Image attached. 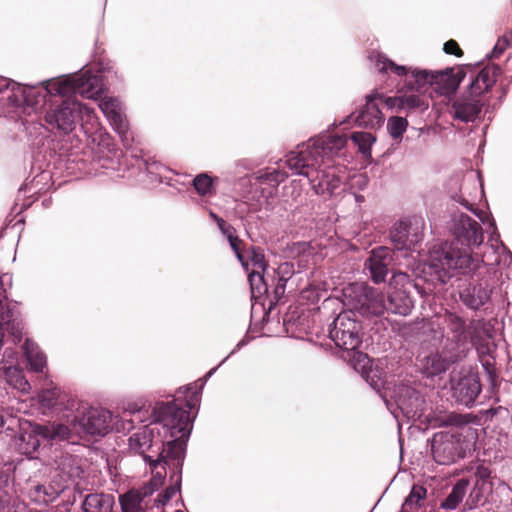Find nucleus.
Wrapping results in <instances>:
<instances>
[{
	"label": "nucleus",
	"instance_id": "nucleus-1",
	"mask_svg": "<svg viewBox=\"0 0 512 512\" xmlns=\"http://www.w3.org/2000/svg\"><path fill=\"white\" fill-rule=\"evenodd\" d=\"M101 73L105 71L92 74L90 70H85L30 86L0 77V107L6 116L14 118L37 113L49 96L68 97L78 94L96 99L104 87L105 76Z\"/></svg>",
	"mask_w": 512,
	"mask_h": 512
},
{
	"label": "nucleus",
	"instance_id": "nucleus-2",
	"mask_svg": "<svg viewBox=\"0 0 512 512\" xmlns=\"http://www.w3.org/2000/svg\"><path fill=\"white\" fill-rule=\"evenodd\" d=\"M201 389L193 385L181 387L173 401L158 402L154 406V416L161 425L162 435L154 454L145 455L152 476L162 469L166 475L167 468L174 473L182 472L185 446L192 430L190 411L199 402Z\"/></svg>",
	"mask_w": 512,
	"mask_h": 512
},
{
	"label": "nucleus",
	"instance_id": "nucleus-3",
	"mask_svg": "<svg viewBox=\"0 0 512 512\" xmlns=\"http://www.w3.org/2000/svg\"><path fill=\"white\" fill-rule=\"evenodd\" d=\"M346 144L345 135L321 134L289 152L285 164L294 174L305 176L317 195H332L340 185L334 160L345 154Z\"/></svg>",
	"mask_w": 512,
	"mask_h": 512
},
{
	"label": "nucleus",
	"instance_id": "nucleus-4",
	"mask_svg": "<svg viewBox=\"0 0 512 512\" xmlns=\"http://www.w3.org/2000/svg\"><path fill=\"white\" fill-rule=\"evenodd\" d=\"M450 230L456 242L464 247L458 248L452 242H444L430 250L428 259L431 273L443 284L454 275V271L471 268L472 257L468 248L478 247L484 240L481 224L464 213L452 216Z\"/></svg>",
	"mask_w": 512,
	"mask_h": 512
},
{
	"label": "nucleus",
	"instance_id": "nucleus-5",
	"mask_svg": "<svg viewBox=\"0 0 512 512\" xmlns=\"http://www.w3.org/2000/svg\"><path fill=\"white\" fill-rule=\"evenodd\" d=\"M370 61L380 73H394L398 76H405L407 86L410 90H420L425 85L434 87L442 95L454 93L460 83L465 79L467 72L464 68L459 67L454 71L447 68L443 71H427L411 69L403 65H397L385 55L379 52H372L369 56Z\"/></svg>",
	"mask_w": 512,
	"mask_h": 512
},
{
	"label": "nucleus",
	"instance_id": "nucleus-6",
	"mask_svg": "<svg viewBox=\"0 0 512 512\" xmlns=\"http://www.w3.org/2000/svg\"><path fill=\"white\" fill-rule=\"evenodd\" d=\"M66 428L69 434L65 440L76 444L75 437L83 435H106L112 428V414L103 408L81 405L76 412L65 415Z\"/></svg>",
	"mask_w": 512,
	"mask_h": 512
},
{
	"label": "nucleus",
	"instance_id": "nucleus-7",
	"mask_svg": "<svg viewBox=\"0 0 512 512\" xmlns=\"http://www.w3.org/2000/svg\"><path fill=\"white\" fill-rule=\"evenodd\" d=\"M444 320L449 332L452 334V337L447 338L445 343H448L450 348H454L462 355L468 340L473 345H476L483 340V335L487 338L491 337L490 325L483 319L473 320L467 327L462 317L456 313L448 312Z\"/></svg>",
	"mask_w": 512,
	"mask_h": 512
},
{
	"label": "nucleus",
	"instance_id": "nucleus-8",
	"mask_svg": "<svg viewBox=\"0 0 512 512\" xmlns=\"http://www.w3.org/2000/svg\"><path fill=\"white\" fill-rule=\"evenodd\" d=\"M345 304L362 315L380 316L388 311L386 296L363 283H353L344 289Z\"/></svg>",
	"mask_w": 512,
	"mask_h": 512
},
{
	"label": "nucleus",
	"instance_id": "nucleus-9",
	"mask_svg": "<svg viewBox=\"0 0 512 512\" xmlns=\"http://www.w3.org/2000/svg\"><path fill=\"white\" fill-rule=\"evenodd\" d=\"M69 434L66 425L62 422H49L47 424H33L29 429L23 430L18 438L19 451L30 458H36L41 441H64Z\"/></svg>",
	"mask_w": 512,
	"mask_h": 512
},
{
	"label": "nucleus",
	"instance_id": "nucleus-10",
	"mask_svg": "<svg viewBox=\"0 0 512 512\" xmlns=\"http://www.w3.org/2000/svg\"><path fill=\"white\" fill-rule=\"evenodd\" d=\"M361 323L356 319L355 311H342L329 325V337L335 345L349 353L358 349L362 342Z\"/></svg>",
	"mask_w": 512,
	"mask_h": 512
},
{
	"label": "nucleus",
	"instance_id": "nucleus-11",
	"mask_svg": "<svg viewBox=\"0 0 512 512\" xmlns=\"http://www.w3.org/2000/svg\"><path fill=\"white\" fill-rule=\"evenodd\" d=\"M92 112L86 105L75 99L68 98L60 104H51L45 113V121L52 128L65 134L71 132L82 114Z\"/></svg>",
	"mask_w": 512,
	"mask_h": 512
},
{
	"label": "nucleus",
	"instance_id": "nucleus-12",
	"mask_svg": "<svg viewBox=\"0 0 512 512\" xmlns=\"http://www.w3.org/2000/svg\"><path fill=\"white\" fill-rule=\"evenodd\" d=\"M70 442L61 448H55L48 460V465L54 470V475L65 481L70 487L76 479L84 474L83 459L71 452Z\"/></svg>",
	"mask_w": 512,
	"mask_h": 512
},
{
	"label": "nucleus",
	"instance_id": "nucleus-13",
	"mask_svg": "<svg viewBox=\"0 0 512 512\" xmlns=\"http://www.w3.org/2000/svg\"><path fill=\"white\" fill-rule=\"evenodd\" d=\"M424 225L421 217L406 218L394 223L389 232L394 249L415 250L423 240Z\"/></svg>",
	"mask_w": 512,
	"mask_h": 512
},
{
	"label": "nucleus",
	"instance_id": "nucleus-14",
	"mask_svg": "<svg viewBox=\"0 0 512 512\" xmlns=\"http://www.w3.org/2000/svg\"><path fill=\"white\" fill-rule=\"evenodd\" d=\"M164 479L165 471L157 470L147 484L120 495L122 512H145L149 505V497L162 486Z\"/></svg>",
	"mask_w": 512,
	"mask_h": 512
},
{
	"label": "nucleus",
	"instance_id": "nucleus-15",
	"mask_svg": "<svg viewBox=\"0 0 512 512\" xmlns=\"http://www.w3.org/2000/svg\"><path fill=\"white\" fill-rule=\"evenodd\" d=\"M432 455L438 464L449 465L464 456V449L456 435L439 433L432 440Z\"/></svg>",
	"mask_w": 512,
	"mask_h": 512
},
{
	"label": "nucleus",
	"instance_id": "nucleus-16",
	"mask_svg": "<svg viewBox=\"0 0 512 512\" xmlns=\"http://www.w3.org/2000/svg\"><path fill=\"white\" fill-rule=\"evenodd\" d=\"M98 106L115 132L121 137L123 143L129 145L133 140V135L129 130V124L121 102L114 97H104L100 100Z\"/></svg>",
	"mask_w": 512,
	"mask_h": 512
},
{
	"label": "nucleus",
	"instance_id": "nucleus-17",
	"mask_svg": "<svg viewBox=\"0 0 512 512\" xmlns=\"http://www.w3.org/2000/svg\"><path fill=\"white\" fill-rule=\"evenodd\" d=\"M396 408L407 419L420 417L424 409V400L412 387L399 384L395 386L392 395Z\"/></svg>",
	"mask_w": 512,
	"mask_h": 512
},
{
	"label": "nucleus",
	"instance_id": "nucleus-18",
	"mask_svg": "<svg viewBox=\"0 0 512 512\" xmlns=\"http://www.w3.org/2000/svg\"><path fill=\"white\" fill-rule=\"evenodd\" d=\"M152 417L153 420L150 425L143 426L129 438L130 449L140 454L144 461L145 455L154 454L158 446L159 440L155 439L154 433L157 432L159 437L162 435L161 425L156 422L154 410L152 411Z\"/></svg>",
	"mask_w": 512,
	"mask_h": 512
},
{
	"label": "nucleus",
	"instance_id": "nucleus-19",
	"mask_svg": "<svg viewBox=\"0 0 512 512\" xmlns=\"http://www.w3.org/2000/svg\"><path fill=\"white\" fill-rule=\"evenodd\" d=\"M392 261V250L386 246H378L371 250L369 257L365 260L364 268L369 272L372 281L378 284L385 282Z\"/></svg>",
	"mask_w": 512,
	"mask_h": 512
},
{
	"label": "nucleus",
	"instance_id": "nucleus-20",
	"mask_svg": "<svg viewBox=\"0 0 512 512\" xmlns=\"http://www.w3.org/2000/svg\"><path fill=\"white\" fill-rule=\"evenodd\" d=\"M379 100H381V96L378 89H374L365 96V105L355 117V122L358 126L374 129L384 123L385 118L381 111Z\"/></svg>",
	"mask_w": 512,
	"mask_h": 512
},
{
	"label": "nucleus",
	"instance_id": "nucleus-21",
	"mask_svg": "<svg viewBox=\"0 0 512 512\" xmlns=\"http://www.w3.org/2000/svg\"><path fill=\"white\" fill-rule=\"evenodd\" d=\"M461 357L462 354L457 352L454 348H450L448 343H445L441 353H431L424 357L422 360L424 373L428 377L444 373L451 364L457 362Z\"/></svg>",
	"mask_w": 512,
	"mask_h": 512
},
{
	"label": "nucleus",
	"instance_id": "nucleus-22",
	"mask_svg": "<svg viewBox=\"0 0 512 512\" xmlns=\"http://www.w3.org/2000/svg\"><path fill=\"white\" fill-rule=\"evenodd\" d=\"M481 392V384L477 375L467 374L452 380V396L455 401L466 407H471Z\"/></svg>",
	"mask_w": 512,
	"mask_h": 512
},
{
	"label": "nucleus",
	"instance_id": "nucleus-23",
	"mask_svg": "<svg viewBox=\"0 0 512 512\" xmlns=\"http://www.w3.org/2000/svg\"><path fill=\"white\" fill-rule=\"evenodd\" d=\"M499 71L497 66H485L479 71H470L467 91L464 94L473 98H482L495 84Z\"/></svg>",
	"mask_w": 512,
	"mask_h": 512
},
{
	"label": "nucleus",
	"instance_id": "nucleus-24",
	"mask_svg": "<svg viewBox=\"0 0 512 512\" xmlns=\"http://www.w3.org/2000/svg\"><path fill=\"white\" fill-rule=\"evenodd\" d=\"M483 105V98H473L463 93L453 101L448 112L453 119L469 123L478 118Z\"/></svg>",
	"mask_w": 512,
	"mask_h": 512
},
{
	"label": "nucleus",
	"instance_id": "nucleus-25",
	"mask_svg": "<svg viewBox=\"0 0 512 512\" xmlns=\"http://www.w3.org/2000/svg\"><path fill=\"white\" fill-rule=\"evenodd\" d=\"M70 489L71 487L65 481L53 475L51 482L48 484L36 485L30 491V497L35 502L47 504L70 491Z\"/></svg>",
	"mask_w": 512,
	"mask_h": 512
},
{
	"label": "nucleus",
	"instance_id": "nucleus-26",
	"mask_svg": "<svg viewBox=\"0 0 512 512\" xmlns=\"http://www.w3.org/2000/svg\"><path fill=\"white\" fill-rule=\"evenodd\" d=\"M294 274V266L290 262L281 263L276 270H273V275H270L271 283L273 286L272 297L270 304L278 303L284 296L286 284Z\"/></svg>",
	"mask_w": 512,
	"mask_h": 512
},
{
	"label": "nucleus",
	"instance_id": "nucleus-27",
	"mask_svg": "<svg viewBox=\"0 0 512 512\" xmlns=\"http://www.w3.org/2000/svg\"><path fill=\"white\" fill-rule=\"evenodd\" d=\"M452 198L459 202L462 206H464L467 210H470L472 211L475 216L478 217V219L480 220V222L482 224H487L489 223V225L491 227H493L494 231L493 233L491 234L490 236V239H489V242L491 243V247L492 248H495L496 249V252H498L499 249L502 250V253L504 254H507L509 257H510V254H512L508 249L507 247L499 240V234L496 232V227H495V222L493 219L490 218V215L488 213H486L485 211L483 210H479V209H474L473 208V204L470 203L467 199H465L462 195H454L452 196Z\"/></svg>",
	"mask_w": 512,
	"mask_h": 512
},
{
	"label": "nucleus",
	"instance_id": "nucleus-28",
	"mask_svg": "<svg viewBox=\"0 0 512 512\" xmlns=\"http://www.w3.org/2000/svg\"><path fill=\"white\" fill-rule=\"evenodd\" d=\"M388 311L406 316L413 309V300L404 288L394 289L389 292L387 300Z\"/></svg>",
	"mask_w": 512,
	"mask_h": 512
},
{
	"label": "nucleus",
	"instance_id": "nucleus-29",
	"mask_svg": "<svg viewBox=\"0 0 512 512\" xmlns=\"http://www.w3.org/2000/svg\"><path fill=\"white\" fill-rule=\"evenodd\" d=\"M489 298V291L481 284L470 285L460 292L461 301L473 310L479 309L488 301Z\"/></svg>",
	"mask_w": 512,
	"mask_h": 512
},
{
	"label": "nucleus",
	"instance_id": "nucleus-30",
	"mask_svg": "<svg viewBox=\"0 0 512 512\" xmlns=\"http://www.w3.org/2000/svg\"><path fill=\"white\" fill-rule=\"evenodd\" d=\"M248 280L251 287L252 298L260 299L264 295L267 297L272 295L273 286L268 273L265 276V272L260 270H251L248 273Z\"/></svg>",
	"mask_w": 512,
	"mask_h": 512
},
{
	"label": "nucleus",
	"instance_id": "nucleus-31",
	"mask_svg": "<svg viewBox=\"0 0 512 512\" xmlns=\"http://www.w3.org/2000/svg\"><path fill=\"white\" fill-rule=\"evenodd\" d=\"M114 497L111 494H89L83 501L84 512H112Z\"/></svg>",
	"mask_w": 512,
	"mask_h": 512
},
{
	"label": "nucleus",
	"instance_id": "nucleus-32",
	"mask_svg": "<svg viewBox=\"0 0 512 512\" xmlns=\"http://www.w3.org/2000/svg\"><path fill=\"white\" fill-rule=\"evenodd\" d=\"M23 349L31 369L35 372H43L46 368L47 359L44 353L39 349L38 345L35 342L26 339Z\"/></svg>",
	"mask_w": 512,
	"mask_h": 512
},
{
	"label": "nucleus",
	"instance_id": "nucleus-33",
	"mask_svg": "<svg viewBox=\"0 0 512 512\" xmlns=\"http://www.w3.org/2000/svg\"><path fill=\"white\" fill-rule=\"evenodd\" d=\"M0 365V369L4 371L6 381L11 387L21 393H28L30 391V383L25 378L21 369L13 365L6 366L2 365V363H0Z\"/></svg>",
	"mask_w": 512,
	"mask_h": 512
},
{
	"label": "nucleus",
	"instance_id": "nucleus-34",
	"mask_svg": "<svg viewBox=\"0 0 512 512\" xmlns=\"http://www.w3.org/2000/svg\"><path fill=\"white\" fill-rule=\"evenodd\" d=\"M467 482L464 480L458 481L452 488L451 492L441 502L440 508L445 510H454L462 502L466 494Z\"/></svg>",
	"mask_w": 512,
	"mask_h": 512
},
{
	"label": "nucleus",
	"instance_id": "nucleus-35",
	"mask_svg": "<svg viewBox=\"0 0 512 512\" xmlns=\"http://www.w3.org/2000/svg\"><path fill=\"white\" fill-rule=\"evenodd\" d=\"M426 494L427 490L423 486L413 485L402 505L403 510L414 512L421 506V502L424 501Z\"/></svg>",
	"mask_w": 512,
	"mask_h": 512
},
{
	"label": "nucleus",
	"instance_id": "nucleus-36",
	"mask_svg": "<svg viewBox=\"0 0 512 512\" xmlns=\"http://www.w3.org/2000/svg\"><path fill=\"white\" fill-rule=\"evenodd\" d=\"M351 140L358 146L359 151L364 156H370L371 146L375 142V137L369 132H354Z\"/></svg>",
	"mask_w": 512,
	"mask_h": 512
},
{
	"label": "nucleus",
	"instance_id": "nucleus-37",
	"mask_svg": "<svg viewBox=\"0 0 512 512\" xmlns=\"http://www.w3.org/2000/svg\"><path fill=\"white\" fill-rule=\"evenodd\" d=\"M171 480L174 482L172 485L167 487L162 494H159L155 500L156 506H164L170 499H172L177 492L180 491L181 487V473H174L171 476Z\"/></svg>",
	"mask_w": 512,
	"mask_h": 512
},
{
	"label": "nucleus",
	"instance_id": "nucleus-38",
	"mask_svg": "<svg viewBox=\"0 0 512 512\" xmlns=\"http://www.w3.org/2000/svg\"><path fill=\"white\" fill-rule=\"evenodd\" d=\"M476 419L471 414L449 413L441 419V425L462 428Z\"/></svg>",
	"mask_w": 512,
	"mask_h": 512
},
{
	"label": "nucleus",
	"instance_id": "nucleus-39",
	"mask_svg": "<svg viewBox=\"0 0 512 512\" xmlns=\"http://www.w3.org/2000/svg\"><path fill=\"white\" fill-rule=\"evenodd\" d=\"M402 111L410 112L412 110L424 111L428 108L427 101L418 94H410L402 96Z\"/></svg>",
	"mask_w": 512,
	"mask_h": 512
},
{
	"label": "nucleus",
	"instance_id": "nucleus-40",
	"mask_svg": "<svg viewBox=\"0 0 512 512\" xmlns=\"http://www.w3.org/2000/svg\"><path fill=\"white\" fill-rule=\"evenodd\" d=\"M348 355H352V365L361 375L373 367L372 361L368 355L358 351V349L350 351Z\"/></svg>",
	"mask_w": 512,
	"mask_h": 512
},
{
	"label": "nucleus",
	"instance_id": "nucleus-41",
	"mask_svg": "<svg viewBox=\"0 0 512 512\" xmlns=\"http://www.w3.org/2000/svg\"><path fill=\"white\" fill-rule=\"evenodd\" d=\"M408 121L404 117L393 116L388 119L387 130L392 138L400 139L406 131Z\"/></svg>",
	"mask_w": 512,
	"mask_h": 512
},
{
	"label": "nucleus",
	"instance_id": "nucleus-42",
	"mask_svg": "<svg viewBox=\"0 0 512 512\" xmlns=\"http://www.w3.org/2000/svg\"><path fill=\"white\" fill-rule=\"evenodd\" d=\"M38 398L44 409H55L58 404L59 390L57 388L44 389L39 393Z\"/></svg>",
	"mask_w": 512,
	"mask_h": 512
},
{
	"label": "nucleus",
	"instance_id": "nucleus-43",
	"mask_svg": "<svg viewBox=\"0 0 512 512\" xmlns=\"http://www.w3.org/2000/svg\"><path fill=\"white\" fill-rule=\"evenodd\" d=\"M214 179L206 173H201L193 179V186L199 195L205 196L212 192Z\"/></svg>",
	"mask_w": 512,
	"mask_h": 512
},
{
	"label": "nucleus",
	"instance_id": "nucleus-44",
	"mask_svg": "<svg viewBox=\"0 0 512 512\" xmlns=\"http://www.w3.org/2000/svg\"><path fill=\"white\" fill-rule=\"evenodd\" d=\"M362 377L377 392H380L381 389L384 388L385 382L382 378V371L379 370L377 367H372L366 373H364Z\"/></svg>",
	"mask_w": 512,
	"mask_h": 512
},
{
	"label": "nucleus",
	"instance_id": "nucleus-45",
	"mask_svg": "<svg viewBox=\"0 0 512 512\" xmlns=\"http://www.w3.org/2000/svg\"><path fill=\"white\" fill-rule=\"evenodd\" d=\"M288 177L287 173L278 169H273L271 171H266L262 173L258 179L261 182L268 183L273 186H278L281 182H283Z\"/></svg>",
	"mask_w": 512,
	"mask_h": 512
},
{
	"label": "nucleus",
	"instance_id": "nucleus-46",
	"mask_svg": "<svg viewBox=\"0 0 512 512\" xmlns=\"http://www.w3.org/2000/svg\"><path fill=\"white\" fill-rule=\"evenodd\" d=\"M512 44V30L504 34L503 36L499 37L498 41L496 42L493 50H492V57L498 58L500 57L504 51L510 47Z\"/></svg>",
	"mask_w": 512,
	"mask_h": 512
},
{
	"label": "nucleus",
	"instance_id": "nucleus-47",
	"mask_svg": "<svg viewBox=\"0 0 512 512\" xmlns=\"http://www.w3.org/2000/svg\"><path fill=\"white\" fill-rule=\"evenodd\" d=\"M380 96L381 100H379V103L381 106H384L390 110H395L396 112L402 111V96L388 97L385 96L382 92H380Z\"/></svg>",
	"mask_w": 512,
	"mask_h": 512
},
{
	"label": "nucleus",
	"instance_id": "nucleus-48",
	"mask_svg": "<svg viewBox=\"0 0 512 512\" xmlns=\"http://www.w3.org/2000/svg\"><path fill=\"white\" fill-rule=\"evenodd\" d=\"M251 264L252 270H260L262 272H266V263L263 253L253 250Z\"/></svg>",
	"mask_w": 512,
	"mask_h": 512
},
{
	"label": "nucleus",
	"instance_id": "nucleus-49",
	"mask_svg": "<svg viewBox=\"0 0 512 512\" xmlns=\"http://www.w3.org/2000/svg\"><path fill=\"white\" fill-rule=\"evenodd\" d=\"M228 242L230 244L231 249L235 253V256L238 259V261L241 262V264L243 266H247V263L244 261V257L241 253L240 245H241L242 241L239 239V237L236 236V237L228 240Z\"/></svg>",
	"mask_w": 512,
	"mask_h": 512
},
{
	"label": "nucleus",
	"instance_id": "nucleus-50",
	"mask_svg": "<svg viewBox=\"0 0 512 512\" xmlns=\"http://www.w3.org/2000/svg\"><path fill=\"white\" fill-rule=\"evenodd\" d=\"M417 326L419 329L423 330L424 333L433 332L435 334V338H443L442 331H438L435 328L434 323L431 321L422 320L421 322L417 323Z\"/></svg>",
	"mask_w": 512,
	"mask_h": 512
},
{
	"label": "nucleus",
	"instance_id": "nucleus-51",
	"mask_svg": "<svg viewBox=\"0 0 512 512\" xmlns=\"http://www.w3.org/2000/svg\"><path fill=\"white\" fill-rule=\"evenodd\" d=\"M10 503V496L0 487V512H10Z\"/></svg>",
	"mask_w": 512,
	"mask_h": 512
},
{
	"label": "nucleus",
	"instance_id": "nucleus-52",
	"mask_svg": "<svg viewBox=\"0 0 512 512\" xmlns=\"http://www.w3.org/2000/svg\"><path fill=\"white\" fill-rule=\"evenodd\" d=\"M445 53L447 54H453V55H456V56H461L462 55V51L458 45V43L454 40H449L447 41L445 44H444V47H443Z\"/></svg>",
	"mask_w": 512,
	"mask_h": 512
},
{
	"label": "nucleus",
	"instance_id": "nucleus-53",
	"mask_svg": "<svg viewBox=\"0 0 512 512\" xmlns=\"http://www.w3.org/2000/svg\"><path fill=\"white\" fill-rule=\"evenodd\" d=\"M221 233L227 238V240L236 237L235 229L232 225L227 226L225 229L221 231Z\"/></svg>",
	"mask_w": 512,
	"mask_h": 512
},
{
	"label": "nucleus",
	"instance_id": "nucleus-54",
	"mask_svg": "<svg viewBox=\"0 0 512 512\" xmlns=\"http://www.w3.org/2000/svg\"><path fill=\"white\" fill-rule=\"evenodd\" d=\"M246 344V342L244 340H241L237 343V345L235 346V348L230 352V354L228 356H226L222 361H221V364H224L228 358L235 354L238 350H240L244 345Z\"/></svg>",
	"mask_w": 512,
	"mask_h": 512
},
{
	"label": "nucleus",
	"instance_id": "nucleus-55",
	"mask_svg": "<svg viewBox=\"0 0 512 512\" xmlns=\"http://www.w3.org/2000/svg\"><path fill=\"white\" fill-rule=\"evenodd\" d=\"M394 279L403 285V283L408 280V275L406 273L400 272L394 275Z\"/></svg>",
	"mask_w": 512,
	"mask_h": 512
},
{
	"label": "nucleus",
	"instance_id": "nucleus-56",
	"mask_svg": "<svg viewBox=\"0 0 512 512\" xmlns=\"http://www.w3.org/2000/svg\"><path fill=\"white\" fill-rule=\"evenodd\" d=\"M216 223H217V226H218L220 231H222L223 229H225L227 226L230 225L224 219H222L221 217L219 219H217Z\"/></svg>",
	"mask_w": 512,
	"mask_h": 512
},
{
	"label": "nucleus",
	"instance_id": "nucleus-57",
	"mask_svg": "<svg viewBox=\"0 0 512 512\" xmlns=\"http://www.w3.org/2000/svg\"><path fill=\"white\" fill-rule=\"evenodd\" d=\"M222 364L220 363L218 366L212 368L206 375H205V379H208L209 377H211L216 371L217 369L221 366Z\"/></svg>",
	"mask_w": 512,
	"mask_h": 512
},
{
	"label": "nucleus",
	"instance_id": "nucleus-58",
	"mask_svg": "<svg viewBox=\"0 0 512 512\" xmlns=\"http://www.w3.org/2000/svg\"><path fill=\"white\" fill-rule=\"evenodd\" d=\"M222 364L220 363L218 366L212 368L206 375H205V379H208L209 377H211L216 371L217 369L221 366Z\"/></svg>",
	"mask_w": 512,
	"mask_h": 512
},
{
	"label": "nucleus",
	"instance_id": "nucleus-59",
	"mask_svg": "<svg viewBox=\"0 0 512 512\" xmlns=\"http://www.w3.org/2000/svg\"><path fill=\"white\" fill-rule=\"evenodd\" d=\"M134 420H135V419L126 420V421H127V424H128V427L123 426V429H124V430H125V429H128V430H129V429H131V428L133 427V424H132V423L134 422Z\"/></svg>",
	"mask_w": 512,
	"mask_h": 512
},
{
	"label": "nucleus",
	"instance_id": "nucleus-60",
	"mask_svg": "<svg viewBox=\"0 0 512 512\" xmlns=\"http://www.w3.org/2000/svg\"><path fill=\"white\" fill-rule=\"evenodd\" d=\"M140 413H141V411H140L139 409H138V410L133 411V415H134V417H135L137 420H139V421H141V419H140Z\"/></svg>",
	"mask_w": 512,
	"mask_h": 512
},
{
	"label": "nucleus",
	"instance_id": "nucleus-61",
	"mask_svg": "<svg viewBox=\"0 0 512 512\" xmlns=\"http://www.w3.org/2000/svg\"><path fill=\"white\" fill-rule=\"evenodd\" d=\"M209 215H210V217H211L215 222L217 221V219H219V218H220V217H219L217 214H215L213 211H210Z\"/></svg>",
	"mask_w": 512,
	"mask_h": 512
},
{
	"label": "nucleus",
	"instance_id": "nucleus-62",
	"mask_svg": "<svg viewBox=\"0 0 512 512\" xmlns=\"http://www.w3.org/2000/svg\"><path fill=\"white\" fill-rule=\"evenodd\" d=\"M381 397L383 398L384 402L386 403V406L389 410H391L390 408V402L386 399V395H382L381 394Z\"/></svg>",
	"mask_w": 512,
	"mask_h": 512
},
{
	"label": "nucleus",
	"instance_id": "nucleus-63",
	"mask_svg": "<svg viewBox=\"0 0 512 512\" xmlns=\"http://www.w3.org/2000/svg\"><path fill=\"white\" fill-rule=\"evenodd\" d=\"M392 414L397 417V414H396V411L395 410H391Z\"/></svg>",
	"mask_w": 512,
	"mask_h": 512
},
{
	"label": "nucleus",
	"instance_id": "nucleus-64",
	"mask_svg": "<svg viewBox=\"0 0 512 512\" xmlns=\"http://www.w3.org/2000/svg\"><path fill=\"white\" fill-rule=\"evenodd\" d=\"M401 512H412V511H404L403 508H401Z\"/></svg>",
	"mask_w": 512,
	"mask_h": 512
}]
</instances>
